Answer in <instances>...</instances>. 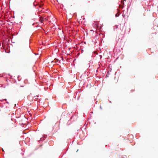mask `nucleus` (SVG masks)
Here are the masks:
<instances>
[{
  "instance_id": "f03ea898",
  "label": "nucleus",
  "mask_w": 158,
  "mask_h": 158,
  "mask_svg": "<svg viewBox=\"0 0 158 158\" xmlns=\"http://www.w3.org/2000/svg\"><path fill=\"white\" fill-rule=\"evenodd\" d=\"M43 4H40V7H41V6L43 5Z\"/></svg>"
},
{
  "instance_id": "39448f33",
  "label": "nucleus",
  "mask_w": 158,
  "mask_h": 158,
  "mask_svg": "<svg viewBox=\"0 0 158 158\" xmlns=\"http://www.w3.org/2000/svg\"><path fill=\"white\" fill-rule=\"evenodd\" d=\"M2 150L3 151H4V150H3V149H2Z\"/></svg>"
},
{
  "instance_id": "f257e3e1",
  "label": "nucleus",
  "mask_w": 158,
  "mask_h": 158,
  "mask_svg": "<svg viewBox=\"0 0 158 158\" xmlns=\"http://www.w3.org/2000/svg\"><path fill=\"white\" fill-rule=\"evenodd\" d=\"M44 19L42 17H40V20L41 23H42L44 21Z\"/></svg>"
},
{
  "instance_id": "7ed1b4c3",
  "label": "nucleus",
  "mask_w": 158,
  "mask_h": 158,
  "mask_svg": "<svg viewBox=\"0 0 158 158\" xmlns=\"http://www.w3.org/2000/svg\"><path fill=\"white\" fill-rule=\"evenodd\" d=\"M115 15H116V16H117V14H116Z\"/></svg>"
},
{
  "instance_id": "20e7f679",
  "label": "nucleus",
  "mask_w": 158,
  "mask_h": 158,
  "mask_svg": "<svg viewBox=\"0 0 158 158\" xmlns=\"http://www.w3.org/2000/svg\"><path fill=\"white\" fill-rule=\"evenodd\" d=\"M123 1H126V0H123Z\"/></svg>"
}]
</instances>
